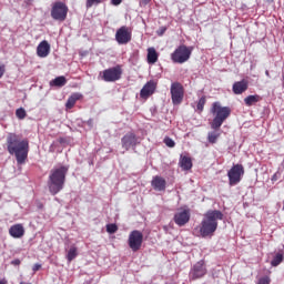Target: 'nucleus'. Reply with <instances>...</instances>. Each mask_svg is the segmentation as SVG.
I'll return each instance as SVG.
<instances>
[{"label": "nucleus", "instance_id": "393cba45", "mask_svg": "<svg viewBox=\"0 0 284 284\" xmlns=\"http://www.w3.org/2000/svg\"><path fill=\"white\" fill-rule=\"evenodd\" d=\"M258 101H261V97L258 95H248L244 99V103L245 105H247L248 108L254 105V103H258Z\"/></svg>", "mask_w": 284, "mask_h": 284}, {"label": "nucleus", "instance_id": "5701e85b", "mask_svg": "<svg viewBox=\"0 0 284 284\" xmlns=\"http://www.w3.org/2000/svg\"><path fill=\"white\" fill-rule=\"evenodd\" d=\"M159 61V53H156V49L149 48L148 49V63L154 64Z\"/></svg>", "mask_w": 284, "mask_h": 284}, {"label": "nucleus", "instance_id": "2eb2a0df", "mask_svg": "<svg viewBox=\"0 0 284 284\" xmlns=\"http://www.w3.org/2000/svg\"><path fill=\"white\" fill-rule=\"evenodd\" d=\"M151 185H152L153 190H155V192H165L168 182L165 181V179H163L159 175H155V176H153V179L151 181Z\"/></svg>", "mask_w": 284, "mask_h": 284}, {"label": "nucleus", "instance_id": "6ab92c4d", "mask_svg": "<svg viewBox=\"0 0 284 284\" xmlns=\"http://www.w3.org/2000/svg\"><path fill=\"white\" fill-rule=\"evenodd\" d=\"M80 99H83V94H81V93H72L69 97V99L67 100V103H65L67 110H72Z\"/></svg>", "mask_w": 284, "mask_h": 284}, {"label": "nucleus", "instance_id": "cd10ccee", "mask_svg": "<svg viewBox=\"0 0 284 284\" xmlns=\"http://www.w3.org/2000/svg\"><path fill=\"white\" fill-rule=\"evenodd\" d=\"M205 101H206L205 97H202V98L199 99V102H197V105H196L199 112H203V108H205Z\"/></svg>", "mask_w": 284, "mask_h": 284}, {"label": "nucleus", "instance_id": "b1692460", "mask_svg": "<svg viewBox=\"0 0 284 284\" xmlns=\"http://www.w3.org/2000/svg\"><path fill=\"white\" fill-rule=\"evenodd\" d=\"M77 256H79V248L75 245H71L67 253V261L72 263Z\"/></svg>", "mask_w": 284, "mask_h": 284}, {"label": "nucleus", "instance_id": "37998d69", "mask_svg": "<svg viewBox=\"0 0 284 284\" xmlns=\"http://www.w3.org/2000/svg\"><path fill=\"white\" fill-rule=\"evenodd\" d=\"M88 124H89V125H92V120H89V121H88Z\"/></svg>", "mask_w": 284, "mask_h": 284}, {"label": "nucleus", "instance_id": "1a4fd4ad", "mask_svg": "<svg viewBox=\"0 0 284 284\" xmlns=\"http://www.w3.org/2000/svg\"><path fill=\"white\" fill-rule=\"evenodd\" d=\"M183 97H185V89L181 82H173L171 84V100L173 105H181L183 103Z\"/></svg>", "mask_w": 284, "mask_h": 284}, {"label": "nucleus", "instance_id": "a211bd4d", "mask_svg": "<svg viewBox=\"0 0 284 284\" xmlns=\"http://www.w3.org/2000/svg\"><path fill=\"white\" fill-rule=\"evenodd\" d=\"M9 234L12 239H21L26 234V229L23 224H14L9 229Z\"/></svg>", "mask_w": 284, "mask_h": 284}, {"label": "nucleus", "instance_id": "4be33fe9", "mask_svg": "<svg viewBox=\"0 0 284 284\" xmlns=\"http://www.w3.org/2000/svg\"><path fill=\"white\" fill-rule=\"evenodd\" d=\"M65 83H68V80L63 75L57 77L55 79L50 81L51 88H63Z\"/></svg>", "mask_w": 284, "mask_h": 284}, {"label": "nucleus", "instance_id": "4468645a", "mask_svg": "<svg viewBox=\"0 0 284 284\" xmlns=\"http://www.w3.org/2000/svg\"><path fill=\"white\" fill-rule=\"evenodd\" d=\"M174 223H176L179 227H183V225L190 223V211L179 210L174 215Z\"/></svg>", "mask_w": 284, "mask_h": 284}, {"label": "nucleus", "instance_id": "f704fd0d", "mask_svg": "<svg viewBox=\"0 0 284 284\" xmlns=\"http://www.w3.org/2000/svg\"><path fill=\"white\" fill-rule=\"evenodd\" d=\"M41 270V264H34L32 267V272H39Z\"/></svg>", "mask_w": 284, "mask_h": 284}, {"label": "nucleus", "instance_id": "72a5a7b5", "mask_svg": "<svg viewBox=\"0 0 284 284\" xmlns=\"http://www.w3.org/2000/svg\"><path fill=\"white\" fill-rule=\"evenodd\" d=\"M6 74V65L0 64V79Z\"/></svg>", "mask_w": 284, "mask_h": 284}, {"label": "nucleus", "instance_id": "c9c22d12", "mask_svg": "<svg viewBox=\"0 0 284 284\" xmlns=\"http://www.w3.org/2000/svg\"><path fill=\"white\" fill-rule=\"evenodd\" d=\"M151 0H140V6L145 7L148 3H150Z\"/></svg>", "mask_w": 284, "mask_h": 284}, {"label": "nucleus", "instance_id": "f03ea898", "mask_svg": "<svg viewBox=\"0 0 284 284\" xmlns=\"http://www.w3.org/2000/svg\"><path fill=\"white\" fill-rule=\"evenodd\" d=\"M211 113L213 114L214 119L211 122V129L215 131H211L207 134V141L209 143H216L219 141V136H221V133H219L216 130L221 129V125L225 123V120L230 118V114H232V109L230 106H222L221 102H214L211 108Z\"/></svg>", "mask_w": 284, "mask_h": 284}, {"label": "nucleus", "instance_id": "a19ab883", "mask_svg": "<svg viewBox=\"0 0 284 284\" xmlns=\"http://www.w3.org/2000/svg\"><path fill=\"white\" fill-rule=\"evenodd\" d=\"M32 1H34V0H26L24 2L27 3V6H30L32 3Z\"/></svg>", "mask_w": 284, "mask_h": 284}, {"label": "nucleus", "instance_id": "39448f33", "mask_svg": "<svg viewBox=\"0 0 284 284\" xmlns=\"http://www.w3.org/2000/svg\"><path fill=\"white\" fill-rule=\"evenodd\" d=\"M190 57H192V48L186 47L185 44H182L178 47L173 53H171V61L173 63H186V61H190Z\"/></svg>", "mask_w": 284, "mask_h": 284}, {"label": "nucleus", "instance_id": "ddd939ff", "mask_svg": "<svg viewBox=\"0 0 284 284\" xmlns=\"http://www.w3.org/2000/svg\"><path fill=\"white\" fill-rule=\"evenodd\" d=\"M132 40V36L130 34V32L128 31V28L122 27L120 28L116 33H115V41L120 44V45H125V43H130V41Z\"/></svg>", "mask_w": 284, "mask_h": 284}, {"label": "nucleus", "instance_id": "7c9ffc66", "mask_svg": "<svg viewBox=\"0 0 284 284\" xmlns=\"http://www.w3.org/2000/svg\"><path fill=\"white\" fill-rule=\"evenodd\" d=\"M164 143L168 148H174V145H176V143L174 142V140H172V138H165Z\"/></svg>", "mask_w": 284, "mask_h": 284}, {"label": "nucleus", "instance_id": "f8f14e48", "mask_svg": "<svg viewBox=\"0 0 284 284\" xmlns=\"http://www.w3.org/2000/svg\"><path fill=\"white\" fill-rule=\"evenodd\" d=\"M121 143L124 150H130V148H136V145H139V138L134 132H128L121 139Z\"/></svg>", "mask_w": 284, "mask_h": 284}, {"label": "nucleus", "instance_id": "4c0bfd02", "mask_svg": "<svg viewBox=\"0 0 284 284\" xmlns=\"http://www.w3.org/2000/svg\"><path fill=\"white\" fill-rule=\"evenodd\" d=\"M11 265H21V260L17 258L11 262Z\"/></svg>", "mask_w": 284, "mask_h": 284}, {"label": "nucleus", "instance_id": "2f4dec72", "mask_svg": "<svg viewBox=\"0 0 284 284\" xmlns=\"http://www.w3.org/2000/svg\"><path fill=\"white\" fill-rule=\"evenodd\" d=\"M257 284H270V278L267 276L261 277Z\"/></svg>", "mask_w": 284, "mask_h": 284}, {"label": "nucleus", "instance_id": "bb28decb", "mask_svg": "<svg viewBox=\"0 0 284 284\" xmlns=\"http://www.w3.org/2000/svg\"><path fill=\"white\" fill-rule=\"evenodd\" d=\"M16 116L19 119V121H23V119L28 116V112H26V109L19 108L16 110Z\"/></svg>", "mask_w": 284, "mask_h": 284}, {"label": "nucleus", "instance_id": "aec40b11", "mask_svg": "<svg viewBox=\"0 0 284 284\" xmlns=\"http://www.w3.org/2000/svg\"><path fill=\"white\" fill-rule=\"evenodd\" d=\"M247 90V82L244 80L237 81L233 84L234 94H243Z\"/></svg>", "mask_w": 284, "mask_h": 284}, {"label": "nucleus", "instance_id": "f257e3e1", "mask_svg": "<svg viewBox=\"0 0 284 284\" xmlns=\"http://www.w3.org/2000/svg\"><path fill=\"white\" fill-rule=\"evenodd\" d=\"M7 151L16 158L18 165H23L28 161L30 142L17 133H9L7 135Z\"/></svg>", "mask_w": 284, "mask_h": 284}, {"label": "nucleus", "instance_id": "423d86ee", "mask_svg": "<svg viewBox=\"0 0 284 284\" xmlns=\"http://www.w3.org/2000/svg\"><path fill=\"white\" fill-rule=\"evenodd\" d=\"M51 18L53 21H65L68 19V6L61 1L54 2L51 7Z\"/></svg>", "mask_w": 284, "mask_h": 284}, {"label": "nucleus", "instance_id": "6e6552de", "mask_svg": "<svg viewBox=\"0 0 284 284\" xmlns=\"http://www.w3.org/2000/svg\"><path fill=\"white\" fill-rule=\"evenodd\" d=\"M243 174H245L243 164H234L227 172L229 185H239V183H241V179H243Z\"/></svg>", "mask_w": 284, "mask_h": 284}, {"label": "nucleus", "instance_id": "412c9836", "mask_svg": "<svg viewBox=\"0 0 284 284\" xmlns=\"http://www.w3.org/2000/svg\"><path fill=\"white\" fill-rule=\"evenodd\" d=\"M179 165L182 168V170H192V159L185 155H181Z\"/></svg>", "mask_w": 284, "mask_h": 284}, {"label": "nucleus", "instance_id": "dca6fc26", "mask_svg": "<svg viewBox=\"0 0 284 284\" xmlns=\"http://www.w3.org/2000/svg\"><path fill=\"white\" fill-rule=\"evenodd\" d=\"M154 90H156V83L151 80L141 89L140 95L142 99H148V97H152V94H154Z\"/></svg>", "mask_w": 284, "mask_h": 284}, {"label": "nucleus", "instance_id": "79ce46f5", "mask_svg": "<svg viewBox=\"0 0 284 284\" xmlns=\"http://www.w3.org/2000/svg\"><path fill=\"white\" fill-rule=\"evenodd\" d=\"M265 74H266L267 77H270V71L266 70V71H265Z\"/></svg>", "mask_w": 284, "mask_h": 284}, {"label": "nucleus", "instance_id": "0eeeda50", "mask_svg": "<svg viewBox=\"0 0 284 284\" xmlns=\"http://www.w3.org/2000/svg\"><path fill=\"white\" fill-rule=\"evenodd\" d=\"M207 274V266L205 265V261L201 260L191 266L189 272L190 281H199V278H203Z\"/></svg>", "mask_w": 284, "mask_h": 284}, {"label": "nucleus", "instance_id": "c03bdc74", "mask_svg": "<svg viewBox=\"0 0 284 284\" xmlns=\"http://www.w3.org/2000/svg\"><path fill=\"white\" fill-rule=\"evenodd\" d=\"M0 199H1V194H0Z\"/></svg>", "mask_w": 284, "mask_h": 284}, {"label": "nucleus", "instance_id": "c85d7f7f", "mask_svg": "<svg viewBox=\"0 0 284 284\" xmlns=\"http://www.w3.org/2000/svg\"><path fill=\"white\" fill-rule=\"evenodd\" d=\"M119 230V226L116 224H108L106 225V232L109 234H115V232Z\"/></svg>", "mask_w": 284, "mask_h": 284}, {"label": "nucleus", "instance_id": "9b49d317", "mask_svg": "<svg viewBox=\"0 0 284 284\" xmlns=\"http://www.w3.org/2000/svg\"><path fill=\"white\" fill-rule=\"evenodd\" d=\"M121 74H123V70L121 69L120 65H116V67L105 69L102 72V79L106 83H114V81H119V79H121Z\"/></svg>", "mask_w": 284, "mask_h": 284}, {"label": "nucleus", "instance_id": "7ed1b4c3", "mask_svg": "<svg viewBox=\"0 0 284 284\" xmlns=\"http://www.w3.org/2000/svg\"><path fill=\"white\" fill-rule=\"evenodd\" d=\"M69 170H70V166L61 165V166H54L50 171L47 185L52 196H57V194H59V192H61V190L65 187V176H68Z\"/></svg>", "mask_w": 284, "mask_h": 284}, {"label": "nucleus", "instance_id": "20e7f679", "mask_svg": "<svg viewBox=\"0 0 284 284\" xmlns=\"http://www.w3.org/2000/svg\"><path fill=\"white\" fill-rule=\"evenodd\" d=\"M219 221H223V213L219 210L207 211L200 224V236L207 239L214 236V232L219 229Z\"/></svg>", "mask_w": 284, "mask_h": 284}, {"label": "nucleus", "instance_id": "58836bf2", "mask_svg": "<svg viewBox=\"0 0 284 284\" xmlns=\"http://www.w3.org/2000/svg\"><path fill=\"white\" fill-rule=\"evenodd\" d=\"M278 174H280V173H275V174L272 176L271 181H278Z\"/></svg>", "mask_w": 284, "mask_h": 284}, {"label": "nucleus", "instance_id": "ea45409f", "mask_svg": "<svg viewBox=\"0 0 284 284\" xmlns=\"http://www.w3.org/2000/svg\"><path fill=\"white\" fill-rule=\"evenodd\" d=\"M0 284H8V280L7 278L0 280Z\"/></svg>", "mask_w": 284, "mask_h": 284}, {"label": "nucleus", "instance_id": "473e14b6", "mask_svg": "<svg viewBox=\"0 0 284 284\" xmlns=\"http://www.w3.org/2000/svg\"><path fill=\"white\" fill-rule=\"evenodd\" d=\"M166 30H168V28L161 27V28L156 31L158 37H163V34H165V31H166Z\"/></svg>", "mask_w": 284, "mask_h": 284}, {"label": "nucleus", "instance_id": "a878e982", "mask_svg": "<svg viewBox=\"0 0 284 284\" xmlns=\"http://www.w3.org/2000/svg\"><path fill=\"white\" fill-rule=\"evenodd\" d=\"M281 263H283V254L277 253L271 261V265H272V267H278V265H281Z\"/></svg>", "mask_w": 284, "mask_h": 284}, {"label": "nucleus", "instance_id": "f3484780", "mask_svg": "<svg viewBox=\"0 0 284 284\" xmlns=\"http://www.w3.org/2000/svg\"><path fill=\"white\" fill-rule=\"evenodd\" d=\"M37 54L40 59H45V57L50 54V43L47 40H43L38 44Z\"/></svg>", "mask_w": 284, "mask_h": 284}, {"label": "nucleus", "instance_id": "c756f323", "mask_svg": "<svg viewBox=\"0 0 284 284\" xmlns=\"http://www.w3.org/2000/svg\"><path fill=\"white\" fill-rule=\"evenodd\" d=\"M99 3H103V0H87L85 7L92 8V6H99Z\"/></svg>", "mask_w": 284, "mask_h": 284}, {"label": "nucleus", "instance_id": "9d476101", "mask_svg": "<svg viewBox=\"0 0 284 284\" xmlns=\"http://www.w3.org/2000/svg\"><path fill=\"white\" fill-rule=\"evenodd\" d=\"M128 245L133 252H139L143 245V233L134 230L129 234Z\"/></svg>", "mask_w": 284, "mask_h": 284}, {"label": "nucleus", "instance_id": "e433bc0d", "mask_svg": "<svg viewBox=\"0 0 284 284\" xmlns=\"http://www.w3.org/2000/svg\"><path fill=\"white\" fill-rule=\"evenodd\" d=\"M123 0H111V2H112V4L113 6H121V2H122Z\"/></svg>", "mask_w": 284, "mask_h": 284}]
</instances>
